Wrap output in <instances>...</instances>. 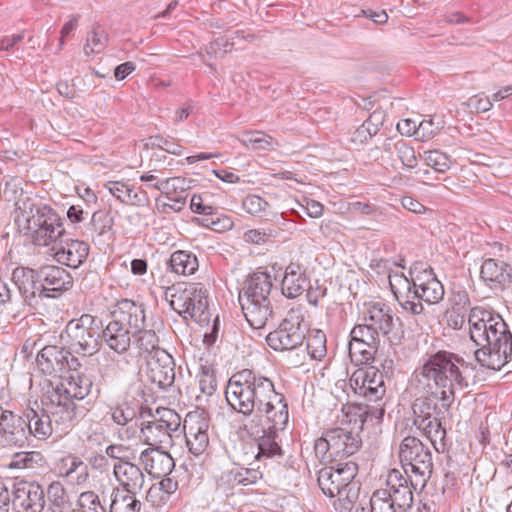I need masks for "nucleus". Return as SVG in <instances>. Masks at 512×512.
Here are the masks:
<instances>
[{
    "instance_id": "f257e3e1",
    "label": "nucleus",
    "mask_w": 512,
    "mask_h": 512,
    "mask_svg": "<svg viewBox=\"0 0 512 512\" xmlns=\"http://www.w3.org/2000/svg\"><path fill=\"white\" fill-rule=\"evenodd\" d=\"M225 398L235 411L245 416L258 412L278 429H285L288 424L289 412L285 396L276 391L268 377L244 369L229 379Z\"/></svg>"
},
{
    "instance_id": "f03ea898",
    "label": "nucleus",
    "mask_w": 512,
    "mask_h": 512,
    "mask_svg": "<svg viewBox=\"0 0 512 512\" xmlns=\"http://www.w3.org/2000/svg\"><path fill=\"white\" fill-rule=\"evenodd\" d=\"M471 340L479 347L475 351L477 362L485 368L499 371L510 360L512 333L502 316L492 309L475 306L468 316Z\"/></svg>"
},
{
    "instance_id": "7ed1b4c3",
    "label": "nucleus",
    "mask_w": 512,
    "mask_h": 512,
    "mask_svg": "<svg viewBox=\"0 0 512 512\" xmlns=\"http://www.w3.org/2000/svg\"><path fill=\"white\" fill-rule=\"evenodd\" d=\"M409 278L403 273L389 275V285L398 304L412 315L424 312L423 302L438 304L443 300L445 290L432 268L421 262H414L409 269Z\"/></svg>"
},
{
    "instance_id": "20e7f679",
    "label": "nucleus",
    "mask_w": 512,
    "mask_h": 512,
    "mask_svg": "<svg viewBox=\"0 0 512 512\" xmlns=\"http://www.w3.org/2000/svg\"><path fill=\"white\" fill-rule=\"evenodd\" d=\"M468 364L459 355L449 351H438L427 357L420 374L428 386L438 390L434 398L441 402L444 409H449L455 400V394L468 387Z\"/></svg>"
},
{
    "instance_id": "39448f33",
    "label": "nucleus",
    "mask_w": 512,
    "mask_h": 512,
    "mask_svg": "<svg viewBox=\"0 0 512 512\" xmlns=\"http://www.w3.org/2000/svg\"><path fill=\"white\" fill-rule=\"evenodd\" d=\"M92 388V381L83 375L70 376L65 382L50 385L41 398L49 411L54 414L55 421L62 429L73 427L76 421V406L74 399L82 400Z\"/></svg>"
},
{
    "instance_id": "423d86ee",
    "label": "nucleus",
    "mask_w": 512,
    "mask_h": 512,
    "mask_svg": "<svg viewBox=\"0 0 512 512\" xmlns=\"http://www.w3.org/2000/svg\"><path fill=\"white\" fill-rule=\"evenodd\" d=\"M112 320L101 328V342L117 354H124L131 345L134 329L145 327V311L132 300L122 299L112 311Z\"/></svg>"
},
{
    "instance_id": "0eeeda50",
    "label": "nucleus",
    "mask_w": 512,
    "mask_h": 512,
    "mask_svg": "<svg viewBox=\"0 0 512 512\" xmlns=\"http://www.w3.org/2000/svg\"><path fill=\"white\" fill-rule=\"evenodd\" d=\"M272 286L271 275L257 271L250 275L239 293V303L245 319L254 329L263 328L272 317L273 310L269 299Z\"/></svg>"
},
{
    "instance_id": "6e6552de",
    "label": "nucleus",
    "mask_w": 512,
    "mask_h": 512,
    "mask_svg": "<svg viewBox=\"0 0 512 512\" xmlns=\"http://www.w3.org/2000/svg\"><path fill=\"white\" fill-rule=\"evenodd\" d=\"M17 221L19 225L24 222L23 229L29 233L32 242L37 246H49L65 233L61 217L47 204H31Z\"/></svg>"
},
{
    "instance_id": "1a4fd4ad",
    "label": "nucleus",
    "mask_w": 512,
    "mask_h": 512,
    "mask_svg": "<svg viewBox=\"0 0 512 512\" xmlns=\"http://www.w3.org/2000/svg\"><path fill=\"white\" fill-rule=\"evenodd\" d=\"M399 458L414 490L424 488L433 471L430 447L416 437L407 436L400 444Z\"/></svg>"
},
{
    "instance_id": "9d476101",
    "label": "nucleus",
    "mask_w": 512,
    "mask_h": 512,
    "mask_svg": "<svg viewBox=\"0 0 512 512\" xmlns=\"http://www.w3.org/2000/svg\"><path fill=\"white\" fill-rule=\"evenodd\" d=\"M306 311L302 306L291 308L278 328L266 336V342L275 351H291L302 346L307 334Z\"/></svg>"
},
{
    "instance_id": "9b49d317",
    "label": "nucleus",
    "mask_w": 512,
    "mask_h": 512,
    "mask_svg": "<svg viewBox=\"0 0 512 512\" xmlns=\"http://www.w3.org/2000/svg\"><path fill=\"white\" fill-rule=\"evenodd\" d=\"M362 445L358 433L337 427L326 431L315 441L314 449L323 461H342L354 455Z\"/></svg>"
},
{
    "instance_id": "f8f14e48",
    "label": "nucleus",
    "mask_w": 512,
    "mask_h": 512,
    "mask_svg": "<svg viewBox=\"0 0 512 512\" xmlns=\"http://www.w3.org/2000/svg\"><path fill=\"white\" fill-rule=\"evenodd\" d=\"M67 343L76 354L92 356L101 347V326L98 320L89 314H83L66 325Z\"/></svg>"
},
{
    "instance_id": "ddd939ff",
    "label": "nucleus",
    "mask_w": 512,
    "mask_h": 512,
    "mask_svg": "<svg viewBox=\"0 0 512 512\" xmlns=\"http://www.w3.org/2000/svg\"><path fill=\"white\" fill-rule=\"evenodd\" d=\"M170 306L175 312L189 316L200 325L210 321L208 292L202 283L187 284L171 294Z\"/></svg>"
},
{
    "instance_id": "4468645a",
    "label": "nucleus",
    "mask_w": 512,
    "mask_h": 512,
    "mask_svg": "<svg viewBox=\"0 0 512 512\" xmlns=\"http://www.w3.org/2000/svg\"><path fill=\"white\" fill-rule=\"evenodd\" d=\"M159 418L142 424L141 439L149 447L163 449L173 446V437L180 434V416L172 409L157 410Z\"/></svg>"
},
{
    "instance_id": "2eb2a0df",
    "label": "nucleus",
    "mask_w": 512,
    "mask_h": 512,
    "mask_svg": "<svg viewBox=\"0 0 512 512\" xmlns=\"http://www.w3.org/2000/svg\"><path fill=\"white\" fill-rule=\"evenodd\" d=\"M349 382L355 394L368 402L379 403L386 394L384 373L373 366L356 370Z\"/></svg>"
},
{
    "instance_id": "dca6fc26",
    "label": "nucleus",
    "mask_w": 512,
    "mask_h": 512,
    "mask_svg": "<svg viewBox=\"0 0 512 512\" xmlns=\"http://www.w3.org/2000/svg\"><path fill=\"white\" fill-rule=\"evenodd\" d=\"M42 405L44 408L41 412L32 408L24 412L23 418L26 424V432H29V438L35 437L39 440H45L53 432L60 437L72 429V427L62 429L60 423L55 421L54 414L49 411L48 405L46 403H42Z\"/></svg>"
},
{
    "instance_id": "f3484780",
    "label": "nucleus",
    "mask_w": 512,
    "mask_h": 512,
    "mask_svg": "<svg viewBox=\"0 0 512 512\" xmlns=\"http://www.w3.org/2000/svg\"><path fill=\"white\" fill-rule=\"evenodd\" d=\"M13 510L16 512H42L45 494L42 487L28 481H12Z\"/></svg>"
},
{
    "instance_id": "a211bd4d",
    "label": "nucleus",
    "mask_w": 512,
    "mask_h": 512,
    "mask_svg": "<svg viewBox=\"0 0 512 512\" xmlns=\"http://www.w3.org/2000/svg\"><path fill=\"white\" fill-rule=\"evenodd\" d=\"M0 438L4 446L24 447L29 441L24 418L0 406Z\"/></svg>"
},
{
    "instance_id": "6ab92c4d",
    "label": "nucleus",
    "mask_w": 512,
    "mask_h": 512,
    "mask_svg": "<svg viewBox=\"0 0 512 512\" xmlns=\"http://www.w3.org/2000/svg\"><path fill=\"white\" fill-rule=\"evenodd\" d=\"M175 363L166 350H158L156 355L146 360V376L151 383L161 389L171 386L175 379Z\"/></svg>"
},
{
    "instance_id": "aec40b11",
    "label": "nucleus",
    "mask_w": 512,
    "mask_h": 512,
    "mask_svg": "<svg viewBox=\"0 0 512 512\" xmlns=\"http://www.w3.org/2000/svg\"><path fill=\"white\" fill-rule=\"evenodd\" d=\"M209 423L205 417L185 419L183 430L189 451L195 456L202 455L209 446Z\"/></svg>"
},
{
    "instance_id": "412c9836",
    "label": "nucleus",
    "mask_w": 512,
    "mask_h": 512,
    "mask_svg": "<svg viewBox=\"0 0 512 512\" xmlns=\"http://www.w3.org/2000/svg\"><path fill=\"white\" fill-rule=\"evenodd\" d=\"M13 285L17 288L19 304L22 301L31 303L36 296H43V286L38 280V270L18 267L12 273Z\"/></svg>"
},
{
    "instance_id": "4be33fe9",
    "label": "nucleus",
    "mask_w": 512,
    "mask_h": 512,
    "mask_svg": "<svg viewBox=\"0 0 512 512\" xmlns=\"http://www.w3.org/2000/svg\"><path fill=\"white\" fill-rule=\"evenodd\" d=\"M38 280L43 286V296L51 297L48 292L61 293L70 289L73 278L70 273L56 265H42L38 269Z\"/></svg>"
},
{
    "instance_id": "5701e85b",
    "label": "nucleus",
    "mask_w": 512,
    "mask_h": 512,
    "mask_svg": "<svg viewBox=\"0 0 512 512\" xmlns=\"http://www.w3.org/2000/svg\"><path fill=\"white\" fill-rule=\"evenodd\" d=\"M145 471L155 478L165 477L174 469L175 463L171 455L159 447H148L139 456Z\"/></svg>"
},
{
    "instance_id": "b1692460",
    "label": "nucleus",
    "mask_w": 512,
    "mask_h": 512,
    "mask_svg": "<svg viewBox=\"0 0 512 512\" xmlns=\"http://www.w3.org/2000/svg\"><path fill=\"white\" fill-rule=\"evenodd\" d=\"M408 477H404L399 470L393 469L387 479L389 489H386L391 501L400 512H405L413 503V486L408 485Z\"/></svg>"
},
{
    "instance_id": "393cba45",
    "label": "nucleus",
    "mask_w": 512,
    "mask_h": 512,
    "mask_svg": "<svg viewBox=\"0 0 512 512\" xmlns=\"http://www.w3.org/2000/svg\"><path fill=\"white\" fill-rule=\"evenodd\" d=\"M113 474L119 488L128 492H141L145 484V474L142 469L132 462H116L113 465Z\"/></svg>"
},
{
    "instance_id": "a878e982",
    "label": "nucleus",
    "mask_w": 512,
    "mask_h": 512,
    "mask_svg": "<svg viewBox=\"0 0 512 512\" xmlns=\"http://www.w3.org/2000/svg\"><path fill=\"white\" fill-rule=\"evenodd\" d=\"M509 268L502 260L487 258L482 262L480 278L490 289L503 291L507 289Z\"/></svg>"
},
{
    "instance_id": "bb28decb",
    "label": "nucleus",
    "mask_w": 512,
    "mask_h": 512,
    "mask_svg": "<svg viewBox=\"0 0 512 512\" xmlns=\"http://www.w3.org/2000/svg\"><path fill=\"white\" fill-rule=\"evenodd\" d=\"M70 352L62 347L48 345L38 353L36 361L45 374H52L66 370L71 367L69 363Z\"/></svg>"
},
{
    "instance_id": "cd10ccee",
    "label": "nucleus",
    "mask_w": 512,
    "mask_h": 512,
    "mask_svg": "<svg viewBox=\"0 0 512 512\" xmlns=\"http://www.w3.org/2000/svg\"><path fill=\"white\" fill-rule=\"evenodd\" d=\"M55 260L70 268H78L89 254V245L84 241L68 240L59 247H53Z\"/></svg>"
},
{
    "instance_id": "c85d7f7f",
    "label": "nucleus",
    "mask_w": 512,
    "mask_h": 512,
    "mask_svg": "<svg viewBox=\"0 0 512 512\" xmlns=\"http://www.w3.org/2000/svg\"><path fill=\"white\" fill-rule=\"evenodd\" d=\"M308 283L305 270L299 264L290 263L281 282L282 294L290 299L297 298L306 290Z\"/></svg>"
},
{
    "instance_id": "c756f323",
    "label": "nucleus",
    "mask_w": 512,
    "mask_h": 512,
    "mask_svg": "<svg viewBox=\"0 0 512 512\" xmlns=\"http://www.w3.org/2000/svg\"><path fill=\"white\" fill-rule=\"evenodd\" d=\"M379 334L386 336L394 327V315L391 308L384 303H373L364 317Z\"/></svg>"
},
{
    "instance_id": "7c9ffc66",
    "label": "nucleus",
    "mask_w": 512,
    "mask_h": 512,
    "mask_svg": "<svg viewBox=\"0 0 512 512\" xmlns=\"http://www.w3.org/2000/svg\"><path fill=\"white\" fill-rule=\"evenodd\" d=\"M270 425L267 430L263 431V435L257 440V453L255 458L258 461L266 459H280L283 455L282 449L277 441L278 432L284 429L275 428L273 422H269Z\"/></svg>"
},
{
    "instance_id": "2f4dec72",
    "label": "nucleus",
    "mask_w": 512,
    "mask_h": 512,
    "mask_svg": "<svg viewBox=\"0 0 512 512\" xmlns=\"http://www.w3.org/2000/svg\"><path fill=\"white\" fill-rule=\"evenodd\" d=\"M108 191L122 203L133 206H145L149 202L147 193L141 189H135L121 181H109L105 184Z\"/></svg>"
},
{
    "instance_id": "473e14b6",
    "label": "nucleus",
    "mask_w": 512,
    "mask_h": 512,
    "mask_svg": "<svg viewBox=\"0 0 512 512\" xmlns=\"http://www.w3.org/2000/svg\"><path fill=\"white\" fill-rule=\"evenodd\" d=\"M59 473L71 483L82 484L88 478V467L79 457L67 455L59 462Z\"/></svg>"
},
{
    "instance_id": "72a5a7b5",
    "label": "nucleus",
    "mask_w": 512,
    "mask_h": 512,
    "mask_svg": "<svg viewBox=\"0 0 512 512\" xmlns=\"http://www.w3.org/2000/svg\"><path fill=\"white\" fill-rule=\"evenodd\" d=\"M136 492H128L114 487L111 493L109 512H141L142 503Z\"/></svg>"
},
{
    "instance_id": "f704fd0d",
    "label": "nucleus",
    "mask_w": 512,
    "mask_h": 512,
    "mask_svg": "<svg viewBox=\"0 0 512 512\" xmlns=\"http://www.w3.org/2000/svg\"><path fill=\"white\" fill-rule=\"evenodd\" d=\"M170 270L178 275L189 276L199 267L197 257L189 251L177 250L173 252L168 261Z\"/></svg>"
},
{
    "instance_id": "c9c22d12",
    "label": "nucleus",
    "mask_w": 512,
    "mask_h": 512,
    "mask_svg": "<svg viewBox=\"0 0 512 512\" xmlns=\"http://www.w3.org/2000/svg\"><path fill=\"white\" fill-rule=\"evenodd\" d=\"M133 336L139 354L146 360L149 357L155 356L158 350H163L159 346V338L154 330H146L144 327L134 329Z\"/></svg>"
},
{
    "instance_id": "e433bc0d",
    "label": "nucleus",
    "mask_w": 512,
    "mask_h": 512,
    "mask_svg": "<svg viewBox=\"0 0 512 512\" xmlns=\"http://www.w3.org/2000/svg\"><path fill=\"white\" fill-rule=\"evenodd\" d=\"M153 189L161 192L165 198L182 196L190 189V180L183 177H169L152 184Z\"/></svg>"
},
{
    "instance_id": "4c0bfd02",
    "label": "nucleus",
    "mask_w": 512,
    "mask_h": 512,
    "mask_svg": "<svg viewBox=\"0 0 512 512\" xmlns=\"http://www.w3.org/2000/svg\"><path fill=\"white\" fill-rule=\"evenodd\" d=\"M338 475L339 473H335L334 466L322 468L318 473L319 487L328 497H334L335 493L345 488Z\"/></svg>"
},
{
    "instance_id": "58836bf2",
    "label": "nucleus",
    "mask_w": 512,
    "mask_h": 512,
    "mask_svg": "<svg viewBox=\"0 0 512 512\" xmlns=\"http://www.w3.org/2000/svg\"><path fill=\"white\" fill-rule=\"evenodd\" d=\"M238 140L253 150H267L274 145V139L262 131H244L238 136Z\"/></svg>"
},
{
    "instance_id": "ea45409f",
    "label": "nucleus",
    "mask_w": 512,
    "mask_h": 512,
    "mask_svg": "<svg viewBox=\"0 0 512 512\" xmlns=\"http://www.w3.org/2000/svg\"><path fill=\"white\" fill-rule=\"evenodd\" d=\"M439 415H432L427 418H419L414 420V424L418 429L423 431L424 435L434 446L437 439L442 440L445 436V429L442 428Z\"/></svg>"
},
{
    "instance_id": "a19ab883",
    "label": "nucleus",
    "mask_w": 512,
    "mask_h": 512,
    "mask_svg": "<svg viewBox=\"0 0 512 512\" xmlns=\"http://www.w3.org/2000/svg\"><path fill=\"white\" fill-rule=\"evenodd\" d=\"M326 335L322 330H312L307 337L306 350L312 359L322 360L327 355Z\"/></svg>"
},
{
    "instance_id": "79ce46f5",
    "label": "nucleus",
    "mask_w": 512,
    "mask_h": 512,
    "mask_svg": "<svg viewBox=\"0 0 512 512\" xmlns=\"http://www.w3.org/2000/svg\"><path fill=\"white\" fill-rule=\"evenodd\" d=\"M351 340L378 349L379 333L368 323L356 325L350 332Z\"/></svg>"
},
{
    "instance_id": "37998d69",
    "label": "nucleus",
    "mask_w": 512,
    "mask_h": 512,
    "mask_svg": "<svg viewBox=\"0 0 512 512\" xmlns=\"http://www.w3.org/2000/svg\"><path fill=\"white\" fill-rule=\"evenodd\" d=\"M377 350L376 348H369L366 344H361L351 339L348 345L351 361L357 366L371 363L375 358Z\"/></svg>"
},
{
    "instance_id": "c03bdc74",
    "label": "nucleus",
    "mask_w": 512,
    "mask_h": 512,
    "mask_svg": "<svg viewBox=\"0 0 512 512\" xmlns=\"http://www.w3.org/2000/svg\"><path fill=\"white\" fill-rule=\"evenodd\" d=\"M262 477L258 469L235 468L227 472L226 478L228 482L237 485L248 486L256 483Z\"/></svg>"
},
{
    "instance_id": "a18cd8bd",
    "label": "nucleus",
    "mask_w": 512,
    "mask_h": 512,
    "mask_svg": "<svg viewBox=\"0 0 512 512\" xmlns=\"http://www.w3.org/2000/svg\"><path fill=\"white\" fill-rule=\"evenodd\" d=\"M333 498L332 505L337 512H351L358 498V488H344Z\"/></svg>"
},
{
    "instance_id": "49530a36",
    "label": "nucleus",
    "mask_w": 512,
    "mask_h": 512,
    "mask_svg": "<svg viewBox=\"0 0 512 512\" xmlns=\"http://www.w3.org/2000/svg\"><path fill=\"white\" fill-rule=\"evenodd\" d=\"M42 461V455L39 452H19L15 453L9 467L14 469H34Z\"/></svg>"
},
{
    "instance_id": "de8ad7c7",
    "label": "nucleus",
    "mask_w": 512,
    "mask_h": 512,
    "mask_svg": "<svg viewBox=\"0 0 512 512\" xmlns=\"http://www.w3.org/2000/svg\"><path fill=\"white\" fill-rule=\"evenodd\" d=\"M97 372L103 380L115 377L118 372V361L109 352L101 354L97 357Z\"/></svg>"
},
{
    "instance_id": "09e8293b",
    "label": "nucleus",
    "mask_w": 512,
    "mask_h": 512,
    "mask_svg": "<svg viewBox=\"0 0 512 512\" xmlns=\"http://www.w3.org/2000/svg\"><path fill=\"white\" fill-rule=\"evenodd\" d=\"M336 462L337 464L334 466V470L335 473H339L338 476L344 483V487L357 488L356 483L353 482L358 471L357 464L352 460Z\"/></svg>"
},
{
    "instance_id": "8fccbe9b",
    "label": "nucleus",
    "mask_w": 512,
    "mask_h": 512,
    "mask_svg": "<svg viewBox=\"0 0 512 512\" xmlns=\"http://www.w3.org/2000/svg\"><path fill=\"white\" fill-rule=\"evenodd\" d=\"M390 494L386 489H380L373 493L370 499V512H400V510L388 500Z\"/></svg>"
},
{
    "instance_id": "3c124183",
    "label": "nucleus",
    "mask_w": 512,
    "mask_h": 512,
    "mask_svg": "<svg viewBox=\"0 0 512 512\" xmlns=\"http://www.w3.org/2000/svg\"><path fill=\"white\" fill-rule=\"evenodd\" d=\"M107 35L103 30L94 29L88 34L86 44L84 45V53L90 55L93 53H100L104 50L107 43Z\"/></svg>"
},
{
    "instance_id": "603ef678",
    "label": "nucleus",
    "mask_w": 512,
    "mask_h": 512,
    "mask_svg": "<svg viewBox=\"0 0 512 512\" xmlns=\"http://www.w3.org/2000/svg\"><path fill=\"white\" fill-rule=\"evenodd\" d=\"M414 420L419 418H427L432 415H439V410L430 397H424L417 399L413 404Z\"/></svg>"
},
{
    "instance_id": "864d4df0",
    "label": "nucleus",
    "mask_w": 512,
    "mask_h": 512,
    "mask_svg": "<svg viewBox=\"0 0 512 512\" xmlns=\"http://www.w3.org/2000/svg\"><path fill=\"white\" fill-rule=\"evenodd\" d=\"M448 308L466 311L469 309L470 306V297L468 292L465 290V288L461 286H454L451 289V294L448 299Z\"/></svg>"
},
{
    "instance_id": "5fc2aeb1",
    "label": "nucleus",
    "mask_w": 512,
    "mask_h": 512,
    "mask_svg": "<svg viewBox=\"0 0 512 512\" xmlns=\"http://www.w3.org/2000/svg\"><path fill=\"white\" fill-rule=\"evenodd\" d=\"M78 504L83 510L89 512H106L105 506L101 503L99 496L93 491L82 492L78 498Z\"/></svg>"
},
{
    "instance_id": "6e6d98bb",
    "label": "nucleus",
    "mask_w": 512,
    "mask_h": 512,
    "mask_svg": "<svg viewBox=\"0 0 512 512\" xmlns=\"http://www.w3.org/2000/svg\"><path fill=\"white\" fill-rule=\"evenodd\" d=\"M425 162L427 166L440 173L450 168L449 157L437 150L425 152Z\"/></svg>"
},
{
    "instance_id": "4d7b16f0",
    "label": "nucleus",
    "mask_w": 512,
    "mask_h": 512,
    "mask_svg": "<svg viewBox=\"0 0 512 512\" xmlns=\"http://www.w3.org/2000/svg\"><path fill=\"white\" fill-rule=\"evenodd\" d=\"M397 158L403 167L411 170L417 166V157L414 148L407 144L404 140H398Z\"/></svg>"
},
{
    "instance_id": "13d9d810",
    "label": "nucleus",
    "mask_w": 512,
    "mask_h": 512,
    "mask_svg": "<svg viewBox=\"0 0 512 512\" xmlns=\"http://www.w3.org/2000/svg\"><path fill=\"white\" fill-rule=\"evenodd\" d=\"M444 122L440 118L424 119L418 124L417 136L423 140L431 139L443 127Z\"/></svg>"
},
{
    "instance_id": "bf43d9fd",
    "label": "nucleus",
    "mask_w": 512,
    "mask_h": 512,
    "mask_svg": "<svg viewBox=\"0 0 512 512\" xmlns=\"http://www.w3.org/2000/svg\"><path fill=\"white\" fill-rule=\"evenodd\" d=\"M111 228V223L108 217L103 211H96L91 216V221L88 226V230L91 234L95 233L98 236H102Z\"/></svg>"
},
{
    "instance_id": "052dcab7",
    "label": "nucleus",
    "mask_w": 512,
    "mask_h": 512,
    "mask_svg": "<svg viewBox=\"0 0 512 512\" xmlns=\"http://www.w3.org/2000/svg\"><path fill=\"white\" fill-rule=\"evenodd\" d=\"M47 497L51 504L57 508H62L67 502L66 491L60 482H52L48 486Z\"/></svg>"
},
{
    "instance_id": "680f3d73",
    "label": "nucleus",
    "mask_w": 512,
    "mask_h": 512,
    "mask_svg": "<svg viewBox=\"0 0 512 512\" xmlns=\"http://www.w3.org/2000/svg\"><path fill=\"white\" fill-rule=\"evenodd\" d=\"M217 382L213 371L209 367H202L199 377V389L206 396H211L216 391Z\"/></svg>"
},
{
    "instance_id": "e2e57ef3",
    "label": "nucleus",
    "mask_w": 512,
    "mask_h": 512,
    "mask_svg": "<svg viewBox=\"0 0 512 512\" xmlns=\"http://www.w3.org/2000/svg\"><path fill=\"white\" fill-rule=\"evenodd\" d=\"M269 204L260 196L248 195L242 202L243 209L251 215H259L265 212Z\"/></svg>"
},
{
    "instance_id": "0e129e2a",
    "label": "nucleus",
    "mask_w": 512,
    "mask_h": 512,
    "mask_svg": "<svg viewBox=\"0 0 512 512\" xmlns=\"http://www.w3.org/2000/svg\"><path fill=\"white\" fill-rule=\"evenodd\" d=\"M151 145L160 148L161 150L173 155H181L184 148L171 139L163 138L162 136L151 137Z\"/></svg>"
},
{
    "instance_id": "69168bd1",
    "label": "nucleus",
    "mask_w": 512,
    "mask_h": 512,
    "mask_svg": "<svg viewBox=\"0 0 512 512\" xmlns=\"http://www.w3.org/2000/svg\"><path fill=\"white\" fill-rule=\"evenodd\" d=\"M111 417L117 425H127L135 417V411L127 405H119L112 409Z\"/></svg>"
},
{
    "instance_id": "338daca9",
    "label": "nucleus",
    "mask_w": 512,
    "mask_h": 512,
    "mask_svg": "<svg viewBox=\"0 0 512 512\" xmlns=\"http://www.w3.org/2000/svg\"><path fill=\"white\" fill-rule=\"evenodd\" d=\"M398 140L387 139L382 146V154L379 157L382 165L394 167V155L397 156Z\"/></svg>"
},
{
    "instance_id": "774afa93",
    "label": "nucleus",
    "mask_w": 512,
    "mask_h": 512,
    "mask_svg": "<svg viewBox=\"0 0 512 512\" xmlns=\"http://www.w3.org/2000/svg\"><path fill=\"white\" fill-rule=\"evenodd\" d=\"M467 106L478 113H484L489 111L493 105L488 96L484 94H477L468 99Z\"/></svg>"
}]
</instances>
